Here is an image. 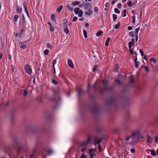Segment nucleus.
Wrapping results in <instances>:
<instances>
[{"label":"nucleus","instance_id":"f257e3e1","mask_svg":"<svg viewBox=\"0 0 158 158\" xmlns=\"http://www.w3.org/2000/svg\"><path fill=\"white\" fill-rule=\"evenodd\" d=\"M131 135L136 139H138L141 136V130L140 129H136L132 132Z\"/></svg>","mask_w":158,"mask_h":158},{"label":"nucleus","instance_id":"f03ea898","mask_svg":"<svg viewBox=\"0 0 158 158\" xmlns=\"http://www.w3.org/2000/svg\"><path fill=\"white\" fill-rule=\"evenodd\" d=\"M138 139H136L131 134L130 136L127 137L125 140L127 141H129V143L131 144H133L135 142H136Z\"/></svg>","mask_w":158,"mask_h":158},{"label":"nucleus","instance_id":"7ed1b4c3","mask_svg":"<svg viewBox=\"0 0 158 158\" xmlns=\"http://www.w3.org/2000/svg\"><path fill=\"white\" fill-rule=\"evenodd\" d=\"M93 136L92 135L88 136L87 139L86 140L84 141L81 144V147H86L88 144L89 143L92 139Z\"/></svg>","mask_w":158,"mask_h":158},{"label":"nucleus","instance_id":"20e7f679","mask_svg":"<svg viewBox=\"0 0 158 158\" xmlns=\"http://www.w3.org/2000/svg\"><path fill=\"white\" fill-rule=\"evenodd\" d=\"M74 11L76 14H78L79 17H81L83 15V11L80 10L79 7H77L74 10Z\"/></svg>","mask_w":158,"mask_h":158},{"label":"nucleus","instance_id":"39448f33","mask_svg":"<svg viewBox=\"0 0 158 158\" xmlns=\"http://www.w3.org/2000/svg\"><path fill=\"white\" fill-rule=\"evenodd\" d=\"M25 71L28 74H31L32 73V70L31 66L29 65H26L24 67Z\"/></svg>","mask_w":158,"mask_h":158},{"label":"nucleus","instance_id":"423d86ee","mask_svg":"<svg viewBox=\"0 0 158 158\" xmlns=\"http://www.w3.org/2000/svg\"><path fill=\"white\" fill-rule=\"evenodd\" d=\"M64 31L66 34H69V28L67 26V22L66 20H64Z\"/></svg>","mask_w":158,"mask_h":158},{"label":"nucleus","instance_id":"0eeeda50","mask_svg":"<svg viewBox=\"0 0 158 158\" xmlns=\"http://www.w3.org/2000/svg\"><path fill=\"white\" fill-rule=\"evenodd\" d=\"M146 141L147 143H150L152 142L153 139L152 136L148 135H146Z\"/></svg>","mask_w":158,"mask_h":158},{"label":"nucleus","instance_id":"6e6552de","mask_svg":"<svg viewBox=\"0 0 158 158\" xmlns=\"http://www.w3.org/2000/svg\"><path fill=\"white\" fill-rule=\"evenodd\" d=\"M102 139H98V138H95L94 140V144L96 145V144H97L98 145H100V143L101 142Z\"/></svg>","mask_w":158,"mask_h":158},{"label":"nucleus","instance_id":"1a4fd4ad","mask_svg":"<svg viewBox=\"0 0 158 158\" xmlns=\"http://www.w3.org/2000/svg\"><path fill=\"white\" fill-rule=\"evenodd\" d=\"M134 42L135 39L134 38H132L131 41L129 42L128 44L129 49H131V48L132 46H134Z\"/></svg>","mask_w":158,"mask_h":158},{"label":"nucleus","instance_id":"9d476101","mask_svg":"<svg viewBox=\"0 0 158 158\" xmlns=\"http://www.w3.org/2000/svg\"><path fill=\"white\" fill-rule=\"evenodd\" d=\"M68 64L71 68H74V65L71 59H68Z\"/></svg>","mask_w":158,"mask_h":158},{"label":"nucleus","instance_id":"9b49d317","mask_svg":"<svg viewBox=\"0 0 158 158\" xmlns=\"http://www.w3.org/2000/svg\"><path fill=\"white\" fill-rule=\"evenodd\" d=\"M85 13L86 15H90L92 13V11L90 8L85 10Z\"/></svg>","mask_w":158,"mask_h":158},{"label":"nucleus","instance_id":"f8f14e48","mask_svg":"<svg viewBox=\"0 0 158 158\" xmlns=\"http://www.w3.org/2000/svg\"><path fill=\"white\" fill-rule=\"evenodd\" d=\"M23 6V8L24 9L27 15V16L28 17H29V15L28 11L27 10V7H28V6L26 4V3L25 2H24Z\"/></svg>","mask_w":158,"mask_h":158},{"label":"nucleus","instance_id":"ddd939ff","mask_svg":"<svg viewBox=\"0 0 158 158\" xmlns=\"http://www.w3.org/2000/svg\"><path fill=\"white\" fill-rule=\"evenodd\" d=\"M25 31L22 30L19 33V36L20 38H23L24 36Z\"/></svg>","mask_w":158,"mask_h":158},{"label":"nucleus","instance_id":"4468645a","mask_svg":"<svg viewBox=\"0 0 158 158\" xmlns=\"http://www.w3.org/2000/svg\"><path fill=\"white\" fill-rule=\"evenodd\" d=\"M16 11L17 13H21L22 11V7L21 6H16Z\"/></svg>","mask_w":158,"mask_h":158},{"label":"nucleus","instance_id":"2eb2a0df","mask_svg":"<svg viewBox=\"0 0 158 158\" xmlns=\"http://www.w3.org/2000/svg\"><path fill=\"white\" fill-rule=\"evenodd\" d=\"M48 24L49 25V30L50 31H54V28L52 26V24L49 22H48Z\"/></svg>","mask_w":158,"mask_h":158},{"label":"nucleus","instance_id":"dca6fc26","mask_svg":"<svg viewBox=\"0 0 158 158\" xmlns=\"http://www.w3.org/2000/svg\"><path fill=\"white\" fill-rule=\"evenodd\" d=\"M89 7H91V6H89V3H85L84 4V7L85 10L88 9L89 8H90Z\"/></svg>","mask_w":158,"mask_h":158},{"label":"nucleus","instance_id":"f3484780","mask_svg":"<svg viewBox=\"0 0 158 158\" xmlns=\"http://www.w3.org/2000/svg\"><path fill=\"white\" fill-rule=\"evenodd\" d=\"M102 31L101 30H99L96 34V36L98 37L102 35Z\"/></svg>","mask_w":158,"mask_h":158},{"label":"nucleus","instance_id":"a211bd4d","mask_svg":"<svg viewBox=\"0 0 158 158\" xmlns=\"http://www.w3.org/2000/svg\"><path fill=\"white\" fill-rule=\"evenodd\" d=\"M80 2L79 1H76L74 2H73L72 3V5L73 6H74L76 5H77L79 4Z\"/></svg>","mask_w":158,"mask_h":158},{"label":"nucleus","instance_id":"6ab92c4d","mask_svg":"<svg viewBox=\"0 0 158 158\" xmlns=\"http://www.w3.org/2000/svg\"><path fill=\"white\" fill-rule=\"evenodd\" d=\"M120 25V22H118V23L114 26V28L115 29H118Z\"/></svg>","mask_w":158,"mask_h":158},{"label":"nucleus","instance_id":"aec40b11","mask_svg":"<svg viewBox=\"0 0 158 158\" xmlns=\"http://www.w3.org/2000/svg\"><path fill=\"white\" fill-rule=\"evenodd\" d=\"M110 40V38H108L105 42V45L106 46H107L108 45L109 42Z\"/></svg>","mask_w":158,"mask_h":158},{"label":"nucleus","instance_id":"412c9836","mask_svg":"<svg viewBox=\"0 0 158 158\" xmlns=\"http://www.w3.org/2000/svg\"><path fill=\"white\" fill-rule=\"evenodd\" d=\"M149 61L151 62H153L156 63V60L154 58H151L150 59Z\"/></svg>","mask_w":158,"mask_h":158},{"label":"nucleus","instance_id":"4be33fe9","mask_svg":"<svg viewBox=\"0 0 158 158\" xmlns=\"http://www.w3.org/2000/svg\"><path fill=\"white\" fill-rule=\"evenodd\" d=\"M46 45H47V47H48V48L50 49H52L53 47V46H52L51 44L49 43H48Z\"/></svg>","mask_w":158,"mask_h":158},{"label":"nucleus","instance_id":"5701e85b","mask_svg":"<svg viewBox=\"0 0 158 158\" xmlns=\"http://www.w3.org/2000/svg\"><path fill=\"white\" fill-rule=\"evenodd\" d=\"M129 35L131 37H134L135 36L134 32L133 31H131L129 33Z\"/></svg>","mask_w":158,"mask_h":158},{"label":"nucleus","instance_id":"b1692460","mask_svg":"<svg viewBox=\"0 0 158 158\" xmlns=\"http://www.w3.org/2000/svg\"><path fill=\"white\" fill-rule=\"evenodd\" d=\"M149 151H151V154L153 156H156V153L155 152L154 150H149Z\"/></svg>","mask_w":158,"mask_h":158},{"label":"nucleus","instance_id":"393cba45","mask_svg":"<svg viewBox=\"0 0 158 158\" xmlns=\"http://www.w3.org/2000/svg\"><path fill=\"white\" fill-rule=\"evenodd\" d=\"M63 8V6H60L57 9V11L58 12H60V11L62 10Z\"/></svg>","mask_w":158,"mask_h":158},{"label":"nucleus","instance_id":"a878e982","mask_svg":"<svg viewBox=\"0 0 158 158\" xmlns=\"http://www.w3.org/2000/svg\"><path fill=\"white\" fill-rule=\"evenodd\" d=\"M155 142L156 143H158V135H156L154 137Z\"/></svg>","mask_w":158,"mask_h":158},{"label":"nucleus","instance_id":"bb28decb","mask_svg":"<svg viewBox=\"0 0 158 158\" xmlns=\"http://www.w3.org/2000/svg\"><path fill=\"white\" fill-rule=\"evenodd\" d=\"M14 35L15 37H18L19 36V33L17 31H15L14 33Z\"/></svg>","mask_w":158,"mask_h":158},{"label":"nucleus","instance_id":"cd10ccee","mask_svg":"<svg viewBox=\"0 0 158 158\" xmlns=\"http://www.w3.org/2000/svg\"><path fill=\"white\" fill-rule=\"evenodd\" d=\"M19 18V16L17 15H15L14 16V21L15 22H16L17 21V20Z\"/></svg>","mask_w":158,"mask_h":158},{"label":"nucleus","instance_id":"c85d7f7f","mask_svg":"<svg viewBox=\"0 0 158 158\" xmlns=\"http://www.w3.org/2000/svg\"><path fill=\"white\" fill-rule=\"evenodd\" d=\"M113 20L114 21L116 20V19H117V16L115 14H114L113 15Z\"/></svg>","mask_w":158,"mask_h":158},{"label":"nucleus","instance_id":"c756f323","mask_svg":"<svg viewBox=\"0 0 158 158\" xmlns=\"http://www.w3.org/2000/svg\"><path fill=\"white\" fill-rule=\"evenodd\" d=\"M83 33L84 35V36L85 38H86L87 37V34L86 31L85 30H83Z\"/></svg>","mask_w":158,"mask_h":158},{"label":"nucleus","instance_id":"7c9ffc66","mask_svg":"<svg viewBox=\"0 0 158 158\" xmlns=\"http://www.w3.org/2000/svg\"><path fill=\"white\" fill-rule=\"evenodd\" d=\"M135 18H136V17H135V16L134 15H133V16L132 17V23H135Z\"/></svg>","mask_w":158,"mask_h":158},{"label":"nucleus","instance_id":"2f4dec72","mask_svg":"<svg viewBox=\"0 0 158 158\" xmlns=\"http://www.w3.org/2000/svg\"><path fill=\"white\" fill-rule=\"evenodd\" d=\"M28 146L27 144H26L25 145H23L22 146V148L21 149H19L20 150H21L22 149H25L26 148H27Z\"/></svg>","mask_w":158,"mask_h":158},{"label":"nucleus","instance_id":"473e14b6","mask_svg":"<svg viewBox=\"0 0 158 158\" xmlns=\"http://www.w3.org/2000/svg\"><path fill=\"white\" fill-rule=\"evenodd\" d=\"M49 52V50L48 49H45L44 51V53L45 55H47Z\"/></svg>","mask_w":158,"mask_h":158},{"label":"nucleus","instance_id":"72a5a7b5","mask_svg":"<svg viewBox=\"0 0 158 158\" xmlns=\"http://www.w3.org/2000/svg\"><path fill=\"white\" fill-rule=\"evenodd\" d=\"M57 60L56 59H54L52 61L53 67H55V65L56 63Z\"/></svg>","mask_w":158,"mask_h":158},{"label":"nucleus","instance_id":"f704fd0d","mask_svg":"<svg viewBox=\"0 0 158 158\" xmlns=\"http://www.w3.org/2000/svg\"><path fill=\"white\" fill-rule=\"evenodd\" d=\"M94 11L96 13H98V7H95L94 8Z\"/></svg>","mask_w":158,"mask_h":158},{"label":"nucleus","instance_id":"c9c22d12","mask_svg":"<svg viewBox=\"0 0 158 158\" xmlns=\"http://www.w3.org/2000/svg\"><path fill=\"white\" fill-rule=\"evenodd\" d=\"M126 9H124L123 10V17H125L126 16Z\"/></svg>","mask_w":158,"mask_h":158},{"label":"nucleus","instance_id":"e433bc0d","mask_svg":"<svg viewBox=\"0 0 158 158\" xmlns=\"http://www.w3.org/2000/svg\"><path fill=\"white\" fill-rule=\"evenodd\" d=\"M140 29V27H138L136 29L135 32L136 34L138 35V33L139 31V29Z\"/></svg>","mask_w":158,"mask_h":158},{"label":"nucleus","instance_id":"4c0bfd02","mask_svg":"<svg viewBox=\"0 0 158 158\" xmlns=\"http://www.w3.org/2000/svg\"><path fill=\"white\" fill-rule=\"evenodd\" d=\"M135 67L136 68H138L139 66V61L136 62H135Z\"/></svg>","mask_w":158,"mask_h":158},{"label":"nucleus","instance_id":"58836bf2","mask_svg":"<svg viewBox=\"0 0 158 158\" xmlns=\"http://www.w3.org/2000/svg\"><path fill=\"white\" fill-rule=\"evenodd\" d=\"M114 12L117 14L120 13V11L117 8H115L114 9Z\"/></svg>","mask_w":158,"mask_h":158},{"label":"nucleus","instance_id":"ea45409f","mask_svg":"<svg viewBox=\"0 0 158 158\" xmlns=\"http://www.w3.org/2000/svg\"><path fill=\"white\" fill-rule=\"evenodd\" d=\"M127 5L128 6L130 7H131L132 6L133 4L132 3L131 1H129L128 2Z\"/></svg>","mask_w":158,"mask_h":158},{"label":"nucleus","instance_id":"a19ab883","mask_svg":"<svg viewBox=\"0 0 158 158\" xmlns=\"http://www.w3.org/2000/svg\"><path fill=\"white\" fill-rule=\"evenodd\" d=\"M53 152V150H49L48 151V155H50L52 154Z\"/></svg>","mask_w":158,"mask_h":158},{"label":"nucleus","instance_id":"79ce46f5","mask_svg":"<svg viewBox=\"0 0 158 158\" xmlns=\"http://www.w3.org/2000/svg\"><path fill=\"white\" fill-rule=\"evenodd\" d=\"M27 91L26 90H25L23 92V95L25 97L27 96Z\"/></svg>","mask_w":158,"mask_h":158},{"label":"nucleus","instance_id":"37998d69","mask_svg":"<svg viewBox=\"0 0 158 158\" xmlns=\"http://www.w3.org/2000/svg\"><path fill=\"white\" fill-rule=\"evenodd\" d=\"M107 83V81L106 80H103L102 81V83L103 85H105Z\"/></svg>","mask_w":158,"mask_h":158},{"label":"nucleus","instance_id":"c03bdc74","mask_svg":"<svg viewBox=\"0 0 158 158\" xmlns=\"http://www.w3.org/2000/svg\"><path fill=\"white\" fill-rule=\"evenodd\" d=\"M130 81L131 83H132L133 82V76L131 75L130 77Z\"/></svg>","mask_w":158,"mask_h":158},{"label":"nucleus","instance_id":"a18cd8bd","mask_svg":"<svg viewBox=\"0 0 158 158\" xmlns=\"http://www.w3.org/2000/svg\"><path fill=\"white\" fill-rule=\"evenodd\" d=\"M51 18L52 20H54L55 19V15L54 14H52L51 16Z\"/></svg>","mask_w":158,"mask_h":158},{"label":"nucleus","instance_id":"49530a36","mask_svg":"<svg viewBox=\"0 0 158 158\" xmlns=\"http://www.w3.org/2000/svg\"><path fill=\"white\" fill-rule=\"evenodd\" d=\"M139 52L142 56H143V52L142 50H141V49H139Z\"/></svg>","mask_w":158,"mask_h":158},{"label":"nucleus","instance_id":"de8ad7c7","mask_svg":"<svg viewBox=\"0 0 158 158\" xmlns=\"http://www.w3.org/2000/svg\"><path fill=\"white\" fill-rule=\"evenodd\" d=\"M52 82L53 84L55 85H56L57 84V82L55 80H52Z\"/></svg>","mask_w":158,"mask_h":158},{"label":"nucleus","instance_id":"09e8293b","mask_svg":"<svg viewBox=\"0 0 158 158\" xmlns=\"http://www.w3.org/2000/svg\"><path fill=\"white\" fill-rule=\"evenodd\" d=\"M82 147V148L81 150V151L82 152H85L86 150V147Z\"/></svg>","mask_w":158,"mask_h":158},{"label":"nucleus","instance_id":"8fccbe9b","mask_svg":"<svg viewBox=\"0 0 158 158\" xmlns=\"http://www.w3.org/2000/svg\"><path fill=\"white\" fill-rule=\"evenodd\" d=\"M97 66H95L94 68L93 69V72H95L97 70Z\"/></svg>","mask_w":158,"mask_h":158},{"label":"nucleus","instance_id":"3c124183","mask_svg":"<svg viewBox=\"0 0 158 158\" xmlns=\"http://www.w3.org/2000/svg\"><path fill=\"white\" fill-rule=\"evenodd\" d=\"M118 7L120 9L122 7V4L120 3H119L117 5Z\"/></svg>","mask_w":158,"mask_h":158},{"label":"nucleus","instance_id":"603ef678","mask_svg":"<svg viewBox=\"0 0 158 158\" xmlns=\"http://www.w3.org/2000/svg\"><path fill=\"white\" fill-rule=\"evenodd\" d=\"M94 151V149H90L89 150V153H92V152Z\"/></svg>","mask_w":158,"mask_h":158},{"label":"nucleus","instance_id":"864d4df0","mask_svg":"<svg viewBox=\"0 0 158 158\" xmlns=\"http://www.w3.org/2000/svg\"><path fill=\"white\" fill-rule=\"evenodd\" d=\"M77 19V17L76 16H75L73 17V21L75 22L76 21Z\"/></svg>","mask_w":158,"mask_h":158},{"label":"nucleus","instance_id":"5fc2aeb1","mask_svg":"<svg viewBox=\"0 0 158 158\" xmlns=\"http://www.w3.org/2000/svg\"><path fill=\"white\" fill-rule=\"evenodd\" d=\"M144 69L147 72H149V69H148V68L147 67V66H145L144 67Z\"/></svg>","mask_w":158,"mask_h":158},{"label":"nucleus","instance_id":"6e6d98bb","mask_svg":"<svg viewBox=\"0 0 158 158\" xmlns=\"http://www.w3.org/2000/svg\"><path fill=\"white\" fill-rule=\"evenodd\" d=\"M131 152L132 153H134L135 152V150L134 148H132L131 150Z\"/></svg>","mask_w":158,"mask_h":158},{"label":"nucleus","instance_id":"4d7b16f0","mask_svg":"<svg viewBox=\"0 0 158 158\" xmlns=\"http://www.w3.org/2000/svg\"><path fill=\"white\" fill-rule=\"evenodd\" d=\"M27 47V46L26 45H24L21 46V48L22 49H24Z\"/></svg>","mask_w":158,"mask_h":158},{"label":"nucleus","instance_id":"13d9d810","mask_svg":"<svg viewBox=\"0 0 158 158\" xmlns=\"http://www.w3.org/2000/svg\"><path fill=\"white\" fill-rule=\"evenodd\" d=\"M98 148L99 152H100L102 150V147L100 145H98Z\"/></svg>","mask_w":158,"mask_h":158},{"label":"nucleus","instance_id":"bf43d9fd","mask_svg":"<svg viewBox=\"0 0 158 158\" xmlns=\"http://www.w3.org/2000/svg\"><path fill=\"white\" fill-rule=\"evenodd\" d=\"M129 50L130 51V52H131V54H133V50L131 48V49H129Z\"/></svg>","mask_w":158,"mask_h":158},{"label":"nucleus","instance_id":"052dcab7","mask_svg":"<svg viewBox=\"0 0 158 158\" xmlns=\"http://www.w3.org/2000/svg\"><path fill=\"white\" fill-rule=\"evenodd\" d=\"M85 155L84 154H82L80 157V158H85Z\"/></svg>","mask_w":158,"mask_h":158},{"label":"nucleus","instance_id":"680f3d73","mask_svg":"<svg viewBox=\"0 0 158 158\" xmlns=\"http://www.w3.org/2000/svg\"><path fill=\"white\" fill-rule=\"evenodd\" d=\"M90 158H93L94 155V154L93 153H90Z\"/></svg>","mask_w":158,"mask_h":158},{"label":"nucleus","instance_id":"e2e57ef3","mask_svg":"<svg viewBox=\"0 0 158 158\" xmlns=\"http://www.w3.org/2000/svg\"><path fill=\"white\" fill-rule=\"evenodd\" d=\"M127 29L128 30H132V28L131 26H129V27H128Z\"/></svg>","mask_w":158,"mask_h":158},{"label":"nucleus","instance_id":"0e129e2a","mask_svg":"<svg viewBox=\"0 0 158 158\" xmlns=\"http://www.w3.org/2000/svg\"><path fill=\"white\" fill-rule=\"evenodd\" d=\"M135 39H136V41L137 42L138 40V35L136 34L135 35Z\"/></svg>","mask_w":158,"mask_h":158},{"label":"nucleus","instance_id":"69168bd1","mask_svg":"<svg viewBox=\"0 0 158 158\" xmlns=\"http://www.w3.org/2000/svg\"><path fill=\"white\" fill-rule=\"evenodd\" d=\"M115 82H116V83H117L118 84H120V81L119 80H116L115 81Z\"/></svg>","mask_w":158,"mask_h":158},{"label":"nucleus","instance_id":"338daca9","mask_svg":"<svg viewBox=\"0 0 158 158\" xmlns=\"http://www.w3.org/2000/svg\"><path fill=\"white\" fill-rule=\"evenodd\" d=\"M85 26L86 27H88L89 26V23H86L85 24Z\"/></svg>","mask_w":158,"mask_h":158},{"label":"nucleus","instance_id":"774afa93","mask_svg":"<svg viewBox=\"0 0 158 158\" xmlns=\"http://www.w3.org/2000/svg\"><path fill=\"white\" fill-rule=\"evenodd\" d=\"M22 20H23V23H25V17H24V16H23V18Z\"/></svg>","mask_w":158,"mask_h":158}]
</instances>
